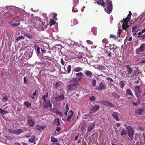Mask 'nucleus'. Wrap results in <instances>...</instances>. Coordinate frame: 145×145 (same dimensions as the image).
<instances>
[{
  "mask_svg": "<svg viewBox=\"0 0 145 145\" xmlns=\"http://www.w3.org/2000/svg\"><path fill=\"white\" fill-rule=\"evenodd\" d=\"M69 82L71 84L67 85L66 88L69 91L75 90L77 88V86L79 84V82L78 81H77L76 78H72Z\"/></svg>",
  "mask_w": 145,
  "mask_h": 145,
  "instance_id": "1",
  "label": "nucleus"
},
{
  "mask_svg": "<svg viewBox=\"0 0 145 145\" xmlns=\"http://www.w3.org/2000/svg\"><path fill=\"white\" fill-rule=\"evenodd\" d=\"M112 1L111 0H105V4L103 6L105 11L108 14H110L113 10Z\"/></svg>",
  "mask_w": 145,
  "mask_h": 145,
  "instance_id": "2",
  "label": "nucleus"
},
{
  "mask_svg": "<svg viewBox=\"0 0 145 145\" xmlns=\"http://www.w3.org/2000/svg\"><path fill=\"white\" fill-rule=\"evenodd\" d=\"M105 52L108 57L112 59H115L114 54L111 48L107 46L105 49Z\"/></svg>",
  "mask_w": 145,
  "mask_h": 145,
  "instance_id": "3",
  "label": "nucleus"
},
{
  "mask_svg": "<svg viewBox=\"0 0 145 145\" xmlns=\"http://www.w3.org/2000/svg\"><path fill=\"white\" fill-rule=\"evenodd\" d=\"M127 128L128 136L130 137L131 140H133V135L134 134V131L131 126L128 127Z\"/></svg>",
  "mask_w": 145,
  "mask_h": 145,
  "instance_id": "4",
  "label": "nucleus"
},
{
  "mask_svg": "<svg viewBox=\"0 0 145 145\" xmlns=\"http://www.w3.org/2000/svg\"><path fill=\"white\" fill-rule=\"evenodd\" d=\"M40 49L41 50V56H42V54H45L46 53L47 54L50 53L51 55L52 51L51 50H49V49L46 46H43L41 47Z\"/></svg>",
  "mask_w": 145,
  "mask_h": 145,
  "instance_id": "5",
  "label": "nucleus"
},
{
  "mask_svg": "<svg viewBox=\"0 0 145 145\" xmlns=\"http://www.w3.org/2000/svg\"><path fill=\"white\" fill-rule=\"evenodd\" d=\"M145 50V43L142 44L136 50V54H140L141 52H144Z\"/></svg>",
  "mask_w": 145,
  "mask_h": 145,
  "instance_id": "6",
  "label": "nucleus"
},
{
  "mask_svg": "<svg viewBox=\"0 0 145 145\" xmlns=\"http://www.w3.org/2000/svg\"><path fill=\"white\" fill-rule=\"evenodd\" d=\"M8 131L9 133H11L13 134L16 135H18L23 133V131L20 129H18L16 130H14L11 129H8Z\"/></svg>",
  "mask_w": 145,
  "mask_h": 145,
  "instance_id": "7",
  "label": "nucleus"
},
{
  "mask_svg": "<svg viewBox=\"0 0 145 145\" xmlns=\"http://www.w3.org/2000/svg\"><path fill=\"white\" fill-rule=\"evenodd\" d=\"M135 93L138 99L141 93V92L140 90L139 86H137L135 87Z\"/></svg>",
  "mask_w": 145,
  "mask_h": 145,
  "instance_id": "8",
  "label": "nucleus"
},
{
  "mask_svg": "<svg viewBox=\"0 0 145 145\" xmlns=\"http://www.w3.org/2000/svg\"><path fill=\"white\" fill-rule=\"evenodd\" d=\"M8 23L13 27H16L19 26L20 23L18 21H16V23L14 22V20L13 19L12 21H10L8 22Z\"/></svg>",
  "mask_w": 145,
  "mask_h": 145,
  "instance_id": "9",
  "label": "nucleus"
},
{
  "mask_svg": "<svg viewBox=\"0 0 145 145\" xmlns=\"http://www.w3.org/2000/svg\"><path fill=\"white\" fill-rule=\"evenodd\" d=\"M35 120L31 118H29L27 120V123L29 127H32L35 124Z\"/></svg>",
  "mask_w": 145,
  "mask_h": 145,
  "instance_id": "10",
  "label": "nucleus"
},
{
  "mask_svg": "<svg viewBox=\"0 0 145 145\" xmlns=\"http://www.w3.org/2000/svg\"><path fill=\"white\" fill-rule=\"evenodd\" d=\"M121 22H123L122 26L123 29L126 30L129 27V26L128 25V23L129 22H127V21H123H123H121Z\"/></svg>",
  "mask_w": 145,
  "mask_h": 145,
  "instance_id": "11",
  "label": "nucleus"
},
{
  "mask_svg": "<svg viewBox=\"0 0 145 145\" xmlns=\"http://www.w3.org/2000/svg\"><path fill=\"white\" fill-rule=\"evenodd\" d=\"M96 89H98L101 91L103 89H105L107 88V86L105 84L101 83L99 86L97 87Z\"/></svg>",
  "mask_w": 145,
  "mask_h": 145,
  "instance_id": "12",
  "label": "nucleus"
},
{
  "mask_svg": "<svg viewBox=\"0 0 145 145\" xmlns=\"http://www.w3.org/2000/svg\"><path fill=\"white\" fill-rule=\"evenodd\" d=\"M64 95H59L56 97L55 99L57 101H61L64 99Z\"/></svg>",
  "mask_w": 145,
  "mask_h": 145,
  "instance_id": "13",
  "label": "nucleus"
},
{
  "mask_svg": "<svg viewBox=\"0 0 145 145\" xmlns=\"http://www.w3.org/2000/svg\"><path fill=\"white\" fill-rule=\"evenodd\" d=\"M43 106L46 108H48L49 107L51 108L52 107V104L50 102V100H48L46 103H43Z\"/></svg>",
  "mask_w": 145,
  "mask_h": 145,
  "instance_id": "14",
  "label": "nucleus"
},
{
  "mask_svg": "<svg viewBox=\"0 0 145 145\" xmlns=\"http://www.w3.org/2000/svg\"><path fill=\"white\" fill-rule=\"evenodd\" d=\"M52 55V54H51V55L50 54V53H49L48 54H42V56L43 57V58L44 59H47L48 60H51L52 59V58L50 57V56Z\"/></svg>",
  "mask_w": 145,
  "mask_h": 145,
  "instance_id": "15",
  "label": "nucleus"
},
{
  "mask_svg": "<svg viewBox=\"0 0 145 145\" xmlns=\"http://www.w3.org/2000/svg\"><path fill=\"white\" fill-rule=\"evenodd\" d=\"M95 122L92 123L88 128L87 130L88 132H90L95 127Z\"/></svg>",
  "mask_w": 145,
  "mask_h": 145,
  "instance_id": "16",
  "label": "nucleus"
},
{
  "mask_svg": "<svg viewBox=\"0 0 145 145\" xmlns=\"http://www.w3.org/2000/svg\"><path fill=\"white\" fill-rule=\"evenodd\" d=\"M76 76L77 77V78H76L77 79V81L81 80L82 77L84 76V74L82 72H78L76 74Z\"/></svg>",
  "mask_w": 145,
  "mask_h": 145,
  "instance_id": "17",
  "label": "nucleus"
},
{
  "mask_svg": "<svg viewBox=\"0 0 145 145\" xmlns=\"http://www.w3.org/2000/svg\"><path fill=\"white\" fill-rule=\"evenodd\" d=\"M102 103L103 105L109 106L114 107V106L113 104L107 101H104L102 102Z\"/></svg>",
  "mask_w": 145,
  "mask_h": 145,
  "instance_id": "18",
  "label": "nucleus"
},
{
  "mask_svg": "<svg viewBox=\"0 0 145 145\" xmlns=\"http://www.w3.org/2000/svg\"><path fill=\"white\" fill-rule=\"evenodd\" d=\"M112 116L117 121H119L120 119L118 118V114L117 112H114L112 115Z\"/></svg>",
  "mask_w": 145,
  "mask_h": 145,
  "instance_id": "19",
  "label": "nucleus"
},
{
  "mask_svg": "<svg viewBox=\"0 0 145 145\" xmlns=\"http://www.w3.org/2000/svg\"><path fill=\"white\" fill-rule=\"evenodd\" d=\"M129 13L127 17L126 18L123 19V21H127V22H129L130 21L132 14L131 11H129Z\"/></svg>",
  "mask_w": 145,
  "mask_h": 145,
  "instance_id": "20",
  "label": "nucleus"
},
{
  "mask_svg": "<svg viewBox=\"0 0 145 145\" xmlns=\"http://www.w3.org/2000/svg\"><path fill=\"white\" fill-rule=\"evenodd\" d=\"M85 74L88 77L91 78L93 76V74L92 72L89 71H86L85 73Z\"/></svg>",
  "mask_w": 145,
  "mask_h": 145,
  "instance_id": "21",
  "label": "nucleus"
},
{
  "mask_svg": "<svg viewBox=\"0 0 145 145\" xmlns=\"http://www.w3.org/2000/svg\"><path fill=\"white\" fill-rule=\"evenodd\" d=\"M96 1L97 4H99L103 6L105 4V0H96Z\"/></svg>",
  "mask_w": 145,
  "mask_h": 145,
  "instance_id": "22",
  "label": "nucleus"
},
{
  "mask_svg": "<svg viewBox=\"0 0 145 145\" xmlns=\"http://www.w3.org/2000/svg\"><path fill=\"white\" fill-rule=\"evenodd\" d=\"M100 108L99 106L98 105H95V106L93 107L91 110L92 111L93 113L95 112L97 110L99 109Z\"/></svg>",
  "mask_w": 145,
  "mask_h": 145,
  "instance_id": "23",
  "label": "nucleus"
},
{
  "mask_svg": "<svg viewBox=\"0 0 145 145\" xmlns=\"http://www.w3.org/2000/svg\"><path fill=\"white\" fill-rule=\"evenodd\" d=\"M126 95L127 96L129 95H130L133 97L134 96L132 94V92L130 89H127L126 90Z\"/></svg>",
  "mask_w": 145,
  "mask_h": 145,
  "instance_id": "24",
  "label": "nucleus"
},
{
  "mask_svg": "<svg viewBox=\"0 0 145 145\" xmlns=\"http://www.w3.org/2000/svg\"><path fill=\"white\" fill-rule=\"evenodd\" d=\"M119 86L120 88L123 89L125 85V84L122 81H120L119 83Z\"/></svg>",
  "mask_w": 145,
  "mask_h": 145,
  "instance_id": "25",
  "label": "nucleus"
},
{
  "mask_svg": "<svg viewBox=\"0 0 145 145\" xmlns=\"http://www.w3.org/2000/svg\"><path fill=\"white\" fill-rule=\"evenodd\" d=\"M74 70L76 72H79L82 71H83V69L81 67H78L75 68Z\"/></svg>",
  "mask_w": 145,
  "mask_h": 145,
  "instance_id": "26",
  "label": "nucleus"
},
{
  "mask_svg": "<svg viewBox=\"0 0 145 145\" xmlns=\"http://www.w3.org/2000/svg\"><path fill=\"white\" fill-rule=\"evenodd\" d=\"M144 110V109L142 108L140 109H137L136 111V113L138 115H141Z\"/></svg>",
  "mask_w": 145,
  "mask_h": 145,
  "instance_id": "27",
  "label": "nucleus"
},
{
  "mask_svg": "<svg viewBox=\"0 0 145 145\" xmlns=\"http://www.w3.org/2000/svg\"><path fill=\"white\" fill-rule=\"evenodd\" d=\"M125 67L128 70L127 72H128V74H131L133 70L131 68L130 66L128 65H125Z\"/></svg>",
  "mask_w": 145,
  "mask_h": 145,
  "instance_id": "28",
  "label": "nucleus"
},
{
  "mask_svg": "<svg viewBox=\"0 0 145 145\" xmlns=\"http://www.w3.org/2000/svg\"><path fill=\"white\" fill-rule=\"evenodd\" d=\"M69 112H70L71 113V115L68 116L67 119V121L69 122L71 120L73 114V112L72 111L70 110L69 111Z\"/></svg>",
  "mask_w": 145,
  "mask_h": 145,
  "instance_id": "29",
  "label": "nucleus"
},
{
  "mask_svg": "<svg viewBox=\"0 0 145 145\" xmlns=\"http://www.w3.org/2000/svg\"><path fill=\"white\" fill-rule=\"evenodd\" d=\"M35 136H32L28 140V142L31 143H32L35 141Z\"/></svg>",
  "mask_w": 145,
  "mask_h": 145,
  "instance_id": "30",
  "label": "nucleus"
},
{
  "mask_svg": "<svg viewBox=\"0 0 145 145\" xmlns=\"http://www.w3.org/2000/svg\"><path fill=\"white\" fill-rule=\"evenodd\" d=\"M48 93L47 92L46 94L45 95H43L42 97V99L45 103H46V102L47 99L48 97Z\"/></svg>",
  "mask_w": 145,
  "mask_h": 145,
  "instance_id": "31",
  "label": "nucleus"
},
{
  "mask_svg": "<svg viewBox=\"0 0 145 145\" xmlns=\"http://www.w3.org/2000/svg\"><path fill=\"white\" fill-rule=\"evenodd\" d=\"M113 51V52L114 54L115 59H116L118 56V52L116 50L115 48L114 49Z\"/></svg>",
  "mask_w": 145,
  "mask_h": 145,
  "instance_id": "32",
  "label": "nucleus"
},
{
  "mask_svg": "<svg viewBox=\"0 0 145 145\" xmlns=\"http://www.w3.org/2000/svg\"><path fill=\"white\" fill-rule=\"evenodd\" d=\"M51 141L53 143L55 142H56L59 141L58 139L57 138H56L53 136H51Z\"/></svg>",
  "mask_w": 145,
  "mask_h": 145,
  "instance_id": "33",
  "label": "nucleus"
},
{
  "mask_svg": "<svg viewBox=\"0 0 145 145\" xmlns=\"http://www.w3.org/2000/svg\"><path fill=\"white\" fill-rule=\"evenodd\" d=\"M127 134V131L124 129H123L121 132V135L122 136H124V135L126 136Z\"/></svg>",
  "mask_w": 145,
  "mask_h": 145,
  "instance_id": "34",
  "label": "nucleus"
},
{
  "mask_svg": "<svg viewBox=\"0 0 145 145\" xmlns=\"http://www.w3.org/2000/svg\"><path fill=\"white\" fill-rule=\"evenodd\" d=\"M91 31L95 35L97 34V28L95 27H93L91 29Z\"/></svg>",
  "mask_w": 145,
  "mask_h": 145,
  "instance_id": "35",
  "label": "nucleus"
},
{
  "mask_svg": "<svg viewBox=\"0 0 145 145\" xmlns=\"http://www.w3.org/2000/svg\"><path fill=\"white\" fill-rule=\"evenodd\" d=\"M45 127L42 125L40 126L39 125H37L36 126V129L37 130H40L41 129H44Z\"/></svg>",
  "mask_w": 145,
  "mask_h": 145,
  "instance_id": "36",
  "label": "nucleus"
},
{
  "mask_svg": "<svg viewBox=\"0 0 145 145\" xmlns=\"http://www.w3.org/2000/svg\"><path fill=\"white\" fill-rule=\"evenodd\" d=\"M24 104V105L27 106V108L30 107L31 106V104L27 101L25 102Z\"/></svg>",
  "mask_w": 145,
  "mask_h": 145,
  "instance_id": "37",
  "label": "nucleus"
},
{
  "mask_svg": "<svg viewBox=\"0 0 145 145\" xmlns=\"http://www.w3.org/2000/svg\"><path fill=\"white\" fill-rule=\"evenodd\" d=\"M97 69L98 70H99L101 71H104L105 70V68L104 66L101 65H99V66L98 67Z\"/></svg>",
  "mask_w": 145,
  "mask_h": 145,
  "instance_id": "38",
  "label": "nucleus"
},
{
  "mask_svg": "<svg viewBox=\"0 0 145 145\" xmlns=\"http://www.w3.org/2000/svg\"><path fill=\"white\" fill-rule=\"evenodd\" d=\"M112 94L114 97H115L117 98H119L120 97V96L115 92L112 93Z\"/></svg>",
  "mask_w": 145,
  "mask_h": 145,
  "instance_id": "39",
  "label": "nucleus"
},
{
  "mask_svg": "<svg viewBox=\"0 0 145 145\" xmlns=\"http://www.w3.org/2000/svg\"><path fill=\"white\" fill-rule=\"evenodd\" d=\"M24 35L27 36L28 38H30L32 37V35L31 34L27 33H24Z\"/></svg>",
  "mask_w": 145,
  "mask_h": 145,
  "instance_id": "40",
  "label": "nucleus"
},
{
  "mask_svg": "<svg viewBox=\"0 0 145 145\" xmlns=\"http://www.w3.org/2000/svg\"><path fill=\"white\" fill-rule=\"evenodd\" d=\"M2 101L3 102H7L8 101V98L7 95H5L2 98Z\"/></svg>",
  "mask_w": 145,
  "mask_h": 145,
  "instance_id": "41",
  "label": "nucleus"
},
{
  "mask_svg": "<svg viewBox=\"0 0 145 145\" xmlns=\"http://www.w3.org/2000/svg\"><path fill=\"white\" fill-rule=\"evenodd\" d=\"M71 69V65H69L67 68V73L69 74L70 72Z\"/></svg>",
  "mask_w": 145,
  "mask_h": 145,
  "instance_id": "42",
  "label": "nucleus"
},
{
  "mask_svg": "<svg viewBox=\"0 0 145 145\" xmlns=\"http://www.w3.org/2000/svg\"><path fill=\"white\" fill-rule=\"evenodd\" d=\"M102 42L105 43V44H107L108 42V40L106 38H104L102 40Z\"/></svg>",
  "mask_w": 145,
  "mask_h": 145,
  "instance_id": "43",
  "label": "nucleus"
},
{
  "mask_svg": "<svg viewBox=\"0 0 145 145\" xmlns=\"http://www.w3.org/2000/svg\"><path fill=\"white\" fill-rule=\"evenodd\" d=\"M56 22L54 20L52 19H51L50 20V26H51L52 25L54 24Z\"/></svg>",
  "mask_w": 145,
  "mask_h": 145,
  "instance_id": "44",
  "label": "nucleus"
},
{
  "mask_svg": "<svg viewBox=\"0 0 145 145\" xmlns=\"http://www.w3.org/2000/svg\"><path fill=\"white\" fill-rule=\"evenodd\" d=\"M139 103H140V102H139V100H138V99L137 102H134L133 101H132L133 104L135 106H137L138 104H139Z\"/></svg>",
  "mask_w": 145,
  "mask_h": 145,
  "instance_id": "45",
  "label": "nucleus"
},
{
  "mask_svg": "<svg viewBox=\"0 0 145 145\" xmlns=\"http://www.w3.org/2000/svg\"><path fill=\"white\" fill-rule=\"evenodd\" d=\"M24 37L22 35L16 38V39L17 41H19L21 39H24Z\"/></svg>",
  "mask_w": 145,
  "mask_h": 145,
  "instance_id": "46",
  "label": "nucleus"
},
{
  "mask_svg": "<svg viewBox=\"0 0 145 145\" xmlns=\"http://www.w3.org/2000/svg\"><path fill=\"white\" fill-rule=\"evenodd\" d=\"M36 53L37 54H39L40 53V48L38 46L36 49Z\"/></svg>",
  "mask_w": 145,
  "mask_h": 145,
  "instance_id": "47",
  "label": "nucleus"
},
{
  "mask_svg": "<svg viewBox=\"0 0 145 145\" xmlns=\"http://www.w3.org/2000/svg\"><path fill=\"white\" fill-rule=\"evenodd\" d=\"M60 84L59 83L57 82H56L55 83V88H58L60 87Z\"/></svg>",
  "mask_w": 145,
  "mask_h": 145,
  "instance_id": "48",
  "label": "nucleus"
},
{
  "mask_svg": "<svg viewBox=\"0 0 145 145\" xmlns=\"http://www.w3.org/2000/svg\"><path fill=\"white\" fill-rule=\"evenodd\" d=\"M0 112L1 113L4 115H5L7 113L6 111L3 110L1 108H0Z\"/></svg>",
  "mask_w": 145,
  "mask_h": 145,
  "instance_id": "49",
  "label": "nucleus"
},
{
  "mask_svg": "<svg viewBox=\"0 0 145 145\" xmlns=\"http://www.w3.org/2000/svg\"><path fill=\"white\" fill-rule=\"evenodd\" d=\"M74 3V6L75 7L76 5L79 2L78 0H73Z\"/></svg>",
  "mask_w": 145,
  "mask_h": 145,
  "instance_id": "50",
  "label": "nucleus"
},
{
  "mask_svg": "<svg viewBox=\"0 0 145 145\" xmlns=\"http://www.w3.org/2000/svg\"><path fill=\"white\" fill-rule=\"evenodd\" d=\"M93 112H89V113L86 114V116L90 117L92 116L93 115Z\"/></svg>",
  "mask_w": 145,
  "mask_h": 145,
  "instance_id": "51",
  "label": "nucleus"
},
{
  "mask_svg": "<svg viewBox=\"0 0 145 145\" xmlns=\"http://www.w3.org/2000/svg\"><path fill=\"white\" fill-rule=\"evenodd\" d=\"M56 114L59 115L60 116H61L62 117H63V115L61 113V112L59 111L58 110H57V112H56Z\"/></svg>",
  "mask_w": 145,
  "mask_h": 145,
  "instance_id": "52",
  "label": "nucleus"
},
{
  "mask_svg": "<svg viewBox=\"0 0 145 145\" xmlns=\"http://www.w3.org/2000/svg\"><path fill=\"white\" fill-rule=\"evenodd\" d=\"M96 81L95 79H92V85L94 86H95L96 85Z\"/></svg>",
  "mask_w": 145,
  "mask_h": 145,
  "instance_id": "53",
  "label": "nucleus"
},
{
  "mask_svg": "<svg viewBox=\"0 0 145 145\" xmlns=\"http://www.w3.org/2000/svg\"><path fill=\"white\" fill-rule=\"evenodd\" d=\"M61 64L63 65V66H64L65 64V62L63 58H61V61H60Z\"/></svg>",
  "mask_w": 145,
  "mask_h": 145,
  "instance_id": "54",
  "label": "nucleus"
},
{
  "mask_svg": "<svg viewBox=\"0 0 145 145\" xmlns=\"http://www.w3.org/2000/svg\"><path fill=\"white\" fill-rule=\"evenodd\" d=\"M137 25L134 26L132 27V32H133L135 31L137 28Z\"/></svg>",
  "mask_w": 145,
  "mask_h": 145,
  "instance_id": "55",
  "label": "nucleus"
},
{
  "mask_svg": "<svg viewBox=\"0 0 145 145\" xmlns=\"http://www.w3.org/2000/svg\"><path fill=\"white\" fill-rule=\"evenodd\" d=\"M73 24L74 25H75L76 24L78 23V22L77 20L76 19H74L72 21Z\"/></svg>",
  "mask_w": 145,
  "mask_h": 145,
  "instance_id": "56",
  "label": "nucleus"
},
{
  "mask_svg": "<svg viewBox=\"0 0 145 145\" xmlns=\"http://www.w3.org/2000/svg\"><path fill=\"white\" fill-rule=\"evenodd\" d=\"M89 99L91 101H94L95 100L96 98L95 96H92Z\"/></svg>",
  "mask_w": 145,
  "mask_h": 145,
  "instance_id": "57",
  "label": "nucleus"
},
{
  "mask_svg": "<svg viewBox=\"0 0 145 145\" xmlns=\"http://www.w3.org/2000/svg\"><path fill=\"white\" fill-rule=\"evenodd\" d=\"M85 125H83L81 127V129L82 131H85Z\"/></svg>",
  "mask_w": 145,
  "mask_h": 145,
  "instance_id": "58",
  "label": "nucleus"
},
{
  "mask_svg": "<svg viewBox=\"0 0 145 145\" xmlns=\"http://www.w3.org/2000/svg\"><path fill=\"white\" fill-rule=\"evenodd\" d=\"M106 79L107 80L109 81L112 82H113V80L111 78L109 77H108L106 78Z\"/></svg>",
  "mask_w": 145,
  "mask_h": 145,
  "instance_id": "59",
  "label": "nucleus"
},
{
  "mask_svg": "<svg viewBox=\"0 0 145 145\" xmlns=\"http://www.w3.org/2000/svg\"><path fill=\"white\" fill-rule=\"evenodd\" d=\"M24 81L25 84L28 83V82L27 81L26 77H24Z\"/></svg>",
  "mask_w": 145,
  "mask_h": 145,
  "instance_id": "60",
  "label": "nucleus"
},
{
  "mask_svg": "<svg viewBox=\"0 0 145 145\" xmlns=\"http://www.w3.org/2000/svg\"><path fill=\"white\" fill-rule=\"evenodd\" d=\"M50 110H52V112L54 113H56V112H57V110L56 109H54L53 108V109H51Z\"/></svg>",
  "mask_w": 145,
  "mask_h": 145,
  "instance_id": "61",
  "label": "nucleus"
},
{
  "mask_svg": "<svg viewBox=\"0 0 145 145\" xmlns=\"http://www.w3.org/2000/svg\"><path fill=\"white\" fill-rule=\"evenodd\" d=\"M56 125L57 126H59L60 125L59 120L58 118L57 119V122L56 123Z\"/></svg>",
  "mask_w": 145,
  "mask_h": 145,
  "instance_id": "62",
  "label": "nucleus"
},
{
  "mask_svg": "<svg viewBox=\"0 0 145 145\" xmlns=\"http://www.w3.org/2000/svg\"><path fill=\"white\" fill-rule=\"evenodd\" d=\"M110 38L111 37L114 38H118L117 36H115V35H114L113 34L110 35Z\"/></svg>",
  "mask_w": 145,
  "mask_h": 145,
  "instance_id": "63",
  "label": "nucleus"
},
{
  "mask_svg": "<svg viewBox=\"0 0 145 145\" xmlns=\"http://www.w3.org/2000/svg\"><path fill=\"white\" fill-rule=\"evenodd\" d=\"M38 91L36 90L35 91L33 92V95L34 96H35L36 95Z\"/></svg>",
  "mask_w": 145,
  "mask_h": 145,
  "instance_id": "64",
  "label": "nucleus"
}]
</instances>
